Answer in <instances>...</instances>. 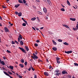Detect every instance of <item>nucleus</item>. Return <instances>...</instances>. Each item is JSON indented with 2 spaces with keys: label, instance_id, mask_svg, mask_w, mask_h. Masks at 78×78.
Instances as JSON below:
<instances>
[{
  "label": "nucleus",
  "instance_id": "1",
  "mask_svg": "<svg viewBox=\"0 0 78 78\" xmlns=\"http://www.w3.org/2000/svg\"><path fill=\"white\" fill-rule=\"evenodd\" d=\"M18 48H19L21 51H22L25 54H26V50H24V49H23V48H20V47H19Z\"/></svg>",
  "mask_w": 78,
  "mask_h": 78
},
{
  "label": "nucleus",
  "instance_id": "2",
  "mask_svg": "<svg viewBox=\"0 0 78 78\" xmlns=\"http://www.w3.org/2000/svg\"><path fill=\"white\" fill-rule=\"evenodd\" d=\"M3 72H4V73L6 76H9V77H10V78H13V77H12V76H10V75L8 74L6 72H5V71H3Z\"/></svg>",
  "mask_w": 78,
  "mask_h": 78
},
{
  "label": "nucleus",
  "instance_id": "3",
  "mask_svg": "<svg viewBox=\"0 0 78 78\" xmlns=\"http://www.w3.org/2000/svg\"><path fill=\"white\" fill-rule=\"evenodd\" d=\"M31 57L33 58V59H34V60H35V59L38 58L37 55H36L34 56H31Z\"/></svg>",
  "mask_w": 78,
  "mask_h": 78
},
{
  "label": "nucleus",
  "instance_id": "4",
  "mask_svg": "<svg viewBox=\"0 0 78 78\" xmlns=\"http://www.w3.org/2000/svg\"><path fill=\"white\" fill-rule=\"evenodd\" d=\"M65 53L69 54H71L72 53V51L71 50L69 51H65Z\"/></svg>",
  "mask_w": 78,
  "mask_h": 78
},
{
  "label": "nucleus",
  "instance_id": "5",
  "mask_svg": "<svg viewBox=\"0 0 78 78\" xmlns=\"http://www.w3.org/2000/svg\"><path fill=\"white\" fill-rule=\"evenodd\" d=\"M62 73L63 75H65L67 74V72L66 70H63L62 72Z\"/></svg>",
  "mask_w": 78,
  "mask_h": 78
},
{
  "label": "nucleus",
  "instance_id": "6",
  "mask_svg": "<svg viewBox=\"0 0 78 78\" xmlns=\"http://www.w3.org/2000/svg\"><path fill=\"white\" fill-rule=\"evenodd\" d=\"M44 75L46 76H48V73L47 72H44Z\"/></svg>",
  "mask_w": 78,
  "mask_h": 78
},
{
  "label": "nucleus",
  "instance_id": "7",
  "mask_svg": "<svg viewBox=\"0 0 78 78\" xmlns=\"http://www.w3.org/2000/svg\"><path fill=\"white\" fill-rule=\"evenodd\" d=\"M4 29L5 32H7V33L9 32V30H8V29L6 27H4Z\"/></svg>",
  "mask_w": 78,
  "mask_h": 78
},
{
  "label": "nucleus",
  "instance_id": "8",
  "mask_svg": "<svg viewBox=\"0 0 78 78\" xmlns=\"http://www.w3.org/2000/svg\"><path fill=\"white\" fill-rule=\"evenodd\" d=\"M52 49L53 50H54V51H57V49L56 48L54 47H53L52 48Z\"/></svg>",
  "mask_w": 78,
  "mask_h": 78
},
{
  "label": "nucleus",
  "instance_id": "9",
  "mask_svg": "<svg viewBox=\"0 0 78 78\" xmlns=\"http://www.w3.org/2000/svg\"><path fill=\"white\" fill-rule=\"evenodd\" d=\"M23 39L22 36V35H20L19 36V37L18 38V39Z\"/></svg>",
  "mask_w": 78,
  "mask_h": 78
},
{
  "label": "nucleus",
  "instance_id": "10",
  "mask_svg": "<svg viewBox=\"0 0 78 78\" xmlns=\"http://www.w3.org/2000/svg\"><path fill=\"white\" fill-rule=\"evenodd\" d=\"M20 5L18 4L17 5H15V8H18V7H19V6Z\"/></svg>",
  "mask_w": 78,
  "mask_h": 78
},
{
  "label": "nucleus",
  "instance_id": "11",
  "mask_svg": "<svg viewBox=\"0 0 78 78\" xmlns=\"http://www.w3.org/2000/svg\"><path fill=\"white\" fill-rule=\"evenodd\" d=\"M52 42L54 45H56L57 44V43L55 42L54 40H52Z\"/></svg>",
  "mask_w": 78,
  "mask_h": 78
},
{
  "label": "nucleus",
  "instance_id": "12",
  "mask_svg": "<svg viewBox=\"0 0 78 78\" xmlns=\"http://www.w3.org/2000/svg\"><path fill=\"white\" fill-rule=\"evenodd\" d=\"M47 2L50 5L51 4V2L50 0H47Z\"/></svg>",
  "mask_w": 78,
  "mask_h": 78
},
{
  "label": "nucleus",
  "instance_id": "13",
  "mask_svg": "<svg viewBox=\"0 0 78 78\" xmlns=\"http://www.w3.org/2000/svg\"><path fill=\"white\" fill-rule=\"evenodd\" d=\"M70 20H72V21H75V20H76V19L75 18H70Z\"/></svg>",
  "mask_w": 78,
  "mask_h": 78
},
{
  "label": "nucleus",
  "instance_id": "14",
  "mask_svg": "<svg viewBox=\"0 0 78 78\" xmlns=\"http://www.w3.org/2000/svg\"><path fill=\"white\" fill-rule=\"evenodd\" d=\"M44 10V12H45V13H46L47 11V9L45 8H44L43 9Z\"/></svg>",
  "mask_w": 78,
  "mask_h": 78
},
{
  "label": "nucleus",
  "instance_id": "15",
  "mask_svg": "<svg viewBox=\"0 0 78 78\" xmlns=\"http://www.w3.org/2000/svg\"><path fill=\"white\" fill-rule=\"evenodd\" d=\"M63 25V27H66L67 28H69V26H67V25Z\"/></svg>",
  "mask_w": 78,
  "mask_h": 78
},
{
  "label": "nucleus",
  "instance_id": "16",
  "mask_svg": "<svg viewBox=\"0 0 78 78\" xmlns=\"http://www.w3.org/2000/svg\"><path fill=\"white\" fill-rule=\"evenodd\" d=\"M60 71L58 69H56L55 70L54 72L55 73H58Z\"/></svg>",
  "mask_w": 78,
  "mask_h": 78
},
{
  "label": "nucleus",
  "instance_id": "17",
  "mask_svg": "<svg viewBox=\"0 0 78 78\" xmlns=\"http://www.w3.org/2000/svg\"><path fill=\"white\" fill-rule=\"evenodd\" d=\"M20 44L21 45H23L24 44L23 42L22 41H20Z\"/></svg>",
  "mask_w": 78,
  "mask_h": 78
},
{
  "label": "nucleus",
  "instance_id": "18",
  "mask_svg": "<svg viewBox=\"0 0 78 78\" xmlns=\"http://www.w3.org/2000/svg\"><path fill=\"white\" fill-rule=\"evenodd\" d=\"M9 68L11 70H13V69L14 67L13 66H10Z\"/></svg>",
  "mask_w": 78,
  "mask_h": 78
},
{
  "label": "nucleus",
  "instance_id": "19",
  "mask_svg": "<svg viewBox=\"0 0 78 78\" xmlns=\"http://www.w3.org/2000/svg\"><path fill=\"white\" fill-rule=\"evenodd\" d=\"M22 12H20L19 13H18V16L19 17H20V16H22Z\"/></svg>",
  "mask_w": 78,
  "mask_h": 78
},
{
  "label": "nucleus",
  "instance_id": "20",
  "mask_svg": "<svg viewBox=\"0 0 78 78\" xmlns=\"http://www.w3.org/2000/svg\"><path fill=\"white\" fill-rule=\"evenodd\" d=\"M67 3L69 5V6H70V2H69V0L67 1Z\"/></svg>",
  "mask_w": 78,
  "mask_h": 78
},
{
  "label": "nucleus",
  "instance_id": "21",
  "mask_svg": "<svg viewBox=\"0 0 78 78\" xmlns=\"http://www.w3.org/2000/svg\"><path fill=\"white\" fill-rule=\"evenodd\" d=\"M19 66H20V67H22V68H23L24 67V66L23 64H20Z\"/></svg>",
  "mask_w": 78,
  "mask_h": 78
},
{
  "label": "nucleus",
  "instance_id": "22",
  "mask_svg": "<svg viewBox=\"0 0 78 78\" xmlns=\"http://www.w3.org/2000/svg\"><path fill=\"white\" fill-rule=\"evenodd\" d=\"M63 44H64V45H69V44L68 43H67L66 42H64L63 43Z\"/></svg>",
  "mask_w": 78,
  "mask_h": 78
},
{
  "label": "nucleus",
  "instance_id": "23",
  "mask_svg": "<svg viewBox=\"0 0 78 78\" xmlns=\"http://www.w3.org/2000/svg\"><path fill=\"white\" fill-rule=\"evenodd\" d=\"M25 48H26V50L27 51H28L29 50L28 48L26 46H25Z\"/></svg>",
  "mask_w": 78,
  "mask_h": 78
},
{
  "label": "nucleus",
  "instance_id": "24",
  "mask_svg": "<svg viewBox=\"0 0 78 78\" xmlns=\"http://www.w3.org/2000/svg\"><path fill=\"white\" fill-rule=\"evenodd\" d=\"M36 17H34L31 19V20H32V21L35 20H36Z\"/></svg>",
  "mask_w": 78,
  "mask_h": 78
},
{
  "label": "nucleus",
  "instance_id": "25",
  "mask_svg": "<svg viewBox=\"0 0 78 78\" xmlns=\"http://www.w3.org/2000/svg\"><path fill=\"white\" fill-rule=\"evenodd\" d=\"M18 2L19 3H23L22 1L20 0H18Z\"/></svg>",
  "mask_w": 78,
  "mask_h": 78
},
{
  "label": "nucleus",
  "instance_id": "26",
  "mask_svg": "<svg viewBox=\"0 0 78 78\" xmlns=\"http://www.w3.org/2000/svg\"><path fill=\"white\" fill-rule=\"evenodd\" d=\"M20 61L21 62L23 63L24 62V59H23L22 58L21 60Z\"/></svg>",
  "mask_w": 78,
  "mask_h": 78
},
{
  "label": "nucleus",
  "instance_id": "27",
  "mask_svg": "<svg viewBox=\"0 0 78 78\" xmlns=\"http://www.w3.org/2000/svg\"><path fill=\"white\" fill-rule=\"evenodd\" d=\"M37 12L38 14H40V15H42V12H40L38 11Z\"/></svg>",
  "mask_w": 78,
  "mask_h": 78
},
{
  "label": "nucleus",
  "instance_id": "28",
  "mask_svg": "<svg viewBox=\"0 0 78 78\" xmlns=\"http://www.w3.org/2000/svg\"><path fill=\"white\" fill-rule=\"evenodd\" d=\"M1 63L3 65H5V63L3 61H2V62H1Z\"/></svg>",
  "mask_w": 78,
  "mask_h": 78
},
{
  "label": "nucleus",
  "instance_id": "29",
  "mask_svg": "<svg viewBox=\"0 0 78 78\" xmlns=\"http://www.w3.org/2000/svg\"><path fill=\"white\" fill-rule=\"evenodd\" d=\"M31 69L32 71H35V69H34L33 67L32 66H31Z\"/></svg>",
  "mask_w": 78,
  "mask_h": 78
},
{
  "label": "nucleus",
  "instance_id": "30",
  "mask_svg": "<svg viewBox=\"0 0 78 78\" xmlns=\"http://www.w3.org/2000/svg\"><path fill=\"white\" fill-rule=\"evenodd\" d=\"M8 72L10 75H12V73H11V72H10L9 71H8Z\"/></svg>",
  "mask_w": 78,
  "mask_h": 78
},
{
  "label": "nucleus",
  "instance_id": "31",
  "mask_svg": "<svg viewBox=\"0 0 78 78\" xmlns=\"http://www.w3.org/2000/svg\"><path fill=\"white\" fill-rule=\"evenodd\" d=\"M56 75L57 76H59V75H61V73H56Z\"/></svg>",
  "mask_w": 78,
  "mask_h": 78
},
{
  "label": "nucleus",
  "instance_id": "32",
  "mask_svg": "<svg viewBox=\"0 0 78 78\" xmlns=\"http://www.w3.org/2000/svg\"><path fill=\"white\" fill-rule=\"evenodd\" d=\"M15 14H16V15H18V14H19V12H17L15 11Z\"/></svg>",
  "mask_w": 78,
  "mask_h": 78
},
{
  "label": "nucleus",
  "instance_id": "33",
  "mask_svg": "<svg viewBox=\"0 0 78 78\" xmlns=\"http://www.w3.org/2000/svg\"><path fill=\"white\" fill-rule=\"evenodd\" d=\"M61 10L62 11H65V9L63 8H62L61 9Z\"/></svg>",
  "mask_w": 78,
  "mask_h": 78
},
{
  "label": "nucleus",
  "instance_id": "34",
  "mask_svg": "<svg viewBox=\"0 0 78 78\" xmlns=\"http://www.w3.org/2000/svg\"><path fill=\"white\" fill-rule=\"evenodd\" d=\"M12 44H15L16 43L14 42L13 41H12L11 42Z\"/></svg>",
  "mask_w": 78,
  "mask_h": 78
},
{
  "label": "nucleus",
  "instance_id": "35",
  "mask_svg": "<svg viewBox=\"0 0 78 78\" xmlns=\"http://www.w3.org/2000/svg\"><path fill=\"white\" fill-rule=\"evenodd\" d=\"M58 41L59 42H62V41L61 39H58Z\"/></svg>",
  "mask_w": 78,
  "mask_h": 78
},
{
  "label": "nucleus",
  "instance_id": "36",
  "mask_svg": "<svg viewBox=\"0 0 78 78\" xmlns=\"http://www.w3.org/2000/svg\"><path fill=\"white\" fill-rule=\"evenodd\" d=\"M23 1L24 4H25L27 3V1H25V0H23Z\"/></svg>",
  "mask_w": 78,
  "mask_h": 78
},
{
  "label": "nucleus",
  "instance_id": "37",
  "mask_svg": "<svg viewBox=\"0 0 78 78\" xmlns=\"http://www.w3.org/2000/svg\"><path fill=\"white\" fill-rule=\"evenodd\" d=\"M22 25H23V26L24 27H25V26H26V24L25 23H23L22 24Z\"/></svg>",
  "mask_w": 78,
  "mask_h": 78
},
{
  "label": "nucleus",
  "instance_id": "38",
  "mask_svg": "<svg viewBox=\"0 0 78 78\" xmlns=\"http://www.w3.org/2000/svg\"><path fill=\"white\" fill-rule=\"evenodd\" d=\"M34 46H35V47H37L38 46V45L37 44V43H35L34 44Z\"/></svg>",
  "mask_w": 78,
  "mask_h": 78
},
{
  "label": "nucleus",
  "instance_id": "39",
  "mask_svg": "<svg viewBox=\"0 0 78 78\" xmlns=\"http://www.w3.org/2000/svg\"><path fill=\"white\" fill-rule=\"evenodd\" d=\"M60 59V58L58 57H57L56 58V61H59V60Z\"/></svg>",
  "mask_w": 78,
  "mask_h": 78
},
{
  "label": "nucleus",
  "instance_id": "40",
  "mask_svg": "<svg viewBox=\"0 0 78 78\" xmlns=\"http://www.w3.org/2000/svg\"><path fill=\"white\" fill-rule=\"evenodd\" d=\"M31 78H33L31 77ZM34 78H37V75H35V74H34Z\"/></svg>",
  "mask_w": 78,
  "mask_h": 78
},
{
  "label": "nucleus",
  "instance_id": "41",
  "mask_svg": "<svg viewBox=\"0 0 78 78\" xmlns=\"http://www.w3.org/2000/svg\"><path fill=\"white\" fill-rule=\"evenodd\" d=\"M74 64L76 66H78V64L77 63H74Z\"/></svg>",
  "mask_w": 78,
  "mask_h": 78
},
{
  "label": "nucleus",
  "instance_id": "42",
  "mask_svg": "<svg viewBox=\"0 0 78 78\" xmlns=\"http://www.w3.org/2000/svg\"><path fill=\"white\" fill-rule=\"evenodd\" d=\"M0 69L2 70H4V69L5 70V69L4 68L2 67V68H1Z\"/></svg>",
  "mask_w": 78,
  "mask_h": 78
},
{
  "label": "nucleus",
  "instance_id": "43",
  "mask_svg": "<svg viewBox=\"0 0 78 78\" xmlns=\"http://www.w3.org/2000/svg\"><path fill=\"white\" fill-rule=\"evenodd\" d=\"M7 52H8V53H11V51H9V50H7Z\"/></svg>",
  "mask_w": 78,
  "mask_h": 78
},
{
  "label": "nucleus",
  "instance_id": "44",
  "mask_svg": "<svg viewBox=\"0 0 78 78\" xmlns=\"http://www.w3.org/2000/svg\"><path fill=\"white\" fill-rule=\"evenodd\" d=\"M24 22L27 24V25H28V23H27V21H26L25 20H24Z\"/></svg>",
  "mask_w": 78,
  "mask_h": 78
},
{
  "label": "nucleus",
  "instance_id": "45",
  "mask_svg": "<svg viewBox=\"0 0 78 78\" xmlns=\"http://www.w3.org/2000/svg\"><path fill=\"white\" fill-rule=\"evenodd\" d=\"M57 62L58 64H60V61L59 60L57 61Z\"/></svg>",
  "mask_w": 78,
  "mask_h": 78
},
{
  "label": "nucleus",
  "instance_id": "46",
  "mask_svg": "<svg viewBox=\"0 0 78 78\" xmlns=\"http://www.w3.org/2000/svg\"><path fill=\"white\" fill-rule=\"evenodd\" d=\"M24 64H25V66H27V62H25Z\"/></svg>",
  "mask_w": 78,
  "mask_h": 78
},
{
  "label": "nucleus",
  "instance_id": "47",
  "mask_svg": "<svg viewBox=\"0 0 78 78\" xmlns=\"http://www.w3.org/2000/svg\"><path fill=\"white\" fill-rule=\"evenodd\" d=\"M15 42H16V43L17 44H19V43L16 41H15Z\"/></svg>",
  "mask_w": 78,
  "mask_h": 78
},
{
  "label": "nucleus",
  "instance_id": "48",
  "mask_svg": "<svg viewBox=\"0 0 78 78\" xmlns=\"http://www.w3.org/2000/svg\"><path fill=\"white\" fill-rule=\"evenodd\" d=\"M35 53L36 54V55H37L38 54V52L37 51H35Z\"/></svg>",
  "mask_w": 78,
  "mask_h": 78
},
{
  "label": "nucleus",
  "instance_id": "49",
  "mask_svg": "<svg viewBox=\"0 0 78 78\" xmlns=\"http://www.w3.org/2000/svg\"><path fill=\"white\" fill-rule=\"evenodd\" d=\"M36 42L37 43H39V42H40V41L39 40H37L36 41Z\"/></svg>",
  "mask_w": 78,
  "mask_h": 78
},
{
  "label": "nucleus",
  "instance_id": "50",
  "mask_svg": "<svg viewBox=\"0 0 78 78\" xmlns=\"http://www.w3.org/2000/svg\"><path fill=\"white\" fill-rule=\"evenodd\" d=\"M2 7L3 8H6V7H4V5H2Z\"/></svg>",
  "mask_w": 78,
  "mask_h": 78
},
{
  "label": "nucleus",
  "instance_id": "51",
  "mask_svg": "<svg viewBox=\"0 0 78 78\" xmlns=\"http://www.w3.org/2000/svg\"><path fill=\"white\" fill-rule=\"evenodd\" d=\"M31 67H30L29 68V69H28V70L29 71H30V70H31Z\"/></svg>",
  "mask_w": 78,
  "mask_h": 78
},
{
  "label": "nucleus",
  "instance_id": "52",
  "mask_svg": "<svg viewBox=\"0 0 78 78\" xmlns=\"http://www.w3.org/2000/svg\"><path fill=\"white\" fill-rule=\"evenodd\" d=\"M18 77L20 78H22V76H21L19 75Z\"/></svg>",
  "mask_w": 78,
  "mask_h": 78
},
{
  "label": "nucleus",
  "instance_id": "53",
  "mask_svg": "<svg viewBox=\"0 0 78 78\" xmlns=\"http://www.w3.org/2000/svg\"><path fill=\"white\" fill-rule=\"evenodd\" d=\"M36 30H39V31H40V32H41V31H40L39 30V28H36Z\"/></svg>",
  "mask_w": 78,
  "mask_h": 78
},
{
  "label": "nucleus",
  "instance_id": "54",
  "mask_svg": "<svg viewBox=\"0 0 78 78\" xmlns=\"http://www.w3.org/2000/svg\"><path fill=\"white\" fill-rule=\"evenodd\" d=\"M11 71L13 73L16 74V73L14 72L12 70H11Z\"/></svg>",
  "mask_w": 78,
  "mask_h": 78
},
{
  "label": "nucleus",
  "instance_id": "55",
  "mask_svg": "<svg viewBox=\"0 0 78 78\" xmlns=\"http://www.w3.org/2000/svg\"><path fill=\"white\" fill-rule=\"evenodd\" d=\"M32 28H33V30H35V31H36V29H35V28H34V27H32Z\"/></svg>",
  "mask_w": 78,
  "mask_h": 78
},
{
  "label": "nucleus",
  "instance_id": "56",
  "mask_svg": "<svg viewBox=\"0 0 78 78\" xmlns=\"http://www.w3.org/2000/svg\"><path fill=\"white\" fill-rule=\"evenodd\" d=\"M52 68V67H51V66H50L49 67V69H51V68Z\"/></svg>",
  "mask_w": 78,
  "mask_h": 78
},
{
  "label": "nucleus",
  "instance_id": "57",
  "mask_svg": "<svg viewBox=\"0 0 78 78\" xmlns=\"http://www.w3.org/2000/svg\"><path fill=\"white\" fill-rule=\"evenodd\" d=\"M33 55L34 56L36 55L35 54V53H33Z\"/></svg>",
  "mask_w": 78,
  "mask_h": 78
},
{
  "label": "nucleus",
  "instance_id": "58",
  "mask_svg": "<svg viewBox=\"0 0 78 78\" xmlns=\"http://www.w3.org/2000/svg\"><path fill=\"white\" fill-rule=\"evenodd\" d=\"M73 30H74V31H76V29H75V28H73Z\"/></svg>",
  "mask_w": 78,
  "mask_h": 78
},
{
  "label": "nucleus",
  "instance_id": "59",
  "mask_svg": "<svg viewBox=\"0 0 78 78\" xmlns=\"http://www.w3.org/2000/svg\"><path fill=\"white\" fill-rule=\"evenodd\" d=\"M0 19H1L2 20H3V19H2V17L0 16Z\"/></svg>",
  "mask_w": 78,
  "mask_h": 78
},
{
  "label": "nucleus",
  "instance_id": "60",
  "mask_svg": "<svg viewBox=\"0 0 78 78\" xmlns=\"http://www.w3.org/2000/svg\"><path fill=\"white\" fill-rule=\"evenodd\" d=\"M37 19L38 20H39V18L38 17H37Z\"/></svg>",
  "mask_w": 78,
  "mask_h": 78
},
{
  "label": "nucleus",
  "instance_id": "61",
  "mask_svg": "<svg viewBox=\"0 0 78 78\" xmlns=\"http://www.w3.org/2000/svg\"><path fill=\"white\" fill-rule=\"evenodd\" d=\"M76 27L77 28H78V24H77V25L76 26Z\"/></svg>",
  "mask_w": 78,
  "mask_h": 78
},
{
  "label": "nucleus",
  "instance_id": "62",
  "mask_svg": "<svg viewBox=\"0 0 78 78\" xmlns=\"http://www.w3.org/2000/svg\"><path fill=\"white\" fill-rule=\"evenodd\" d=\"M46 61H47V62H48V63L49 62V61H48V59H46Z\"/></svg>",
  "mask_w": 78,
  "mask_h": 78
},
{
  "label": "nucleus",
  "instance_id": "63",
  "mask_svg": "<svg viewBox=\"0 0 78 78\" xmlns=\"http://www.w3.org/2000/svg\"><path fill=\"white\" fill-rule=\"evenodd\" d=\"M44 28V27H41L40 29L41 30H42Z\"/></svg>",
  "mask_w": 78,
  "mask_h": 78
},
{
  "label": "nucleus",
  "instance_id": "64",
  "mask_svg": "<svg viewBox=\"0 0 78 78\" xmlns=\"http://www.w3.org/2000/svg\"><path fill=\"white\" fill-rule=\"evenodd\" d=\"M10 26H12V25H13V24L12 23V24H10Z\"/></svg>",
  "mask_w": 78,
  "mask_h": 78
}]
</instances>
